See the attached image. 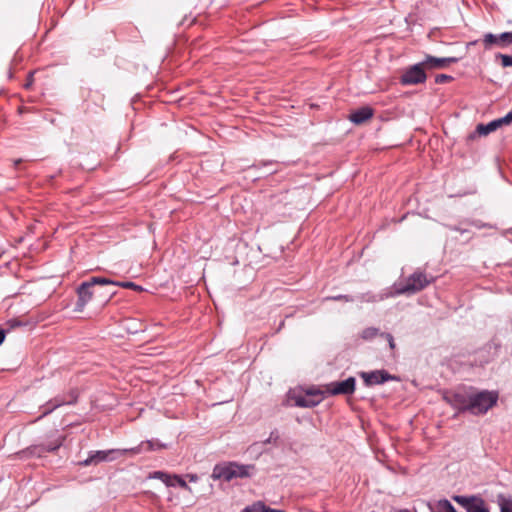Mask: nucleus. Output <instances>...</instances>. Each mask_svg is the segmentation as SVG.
<instances>
[{"label":"nucleus","mask_w":512,"mask_h":512,"mask_svg":"<svg viewBox=\"0 0 512 512\" xmlns=\"http://www.w3.org/2000/svg\"><path fill=\"white\" fill-rule=\"evenodd\" d=\"M498 399L499 393L497 391L482 390L470 394L467 401L458 394L454 396V400L449 401L461 410H467L474 415H482L496 406Z\"/></svg>","instance_id":"1"},{"label":"nucleus","mask_w":512,"mask_h":512,"mask_svg":"<svg viewBox=\"0 0 512 512\" xmlns=\"http://www.w3.org/2000/svg\"><path fill=\"white\" fill-rule=\"evenodd\" d=\"M433 280V277L428 278L425 272L417 270L409 275L405 282H395L391 288L394 297L404 294L412 295L426 288Z\"/></svg>","instance_id":"2"},{"label":"nucleus","mask_w":512,"mask_h":512,"mask_svg":"<svg viewBox=\"0 0 512 512\" xmlns=\"http://www.w3.org/2000/svg\"><path fill=\"white\" fill-rule=\"evenodd\" d=\"M254 472V466L242 465L234 462L216 465L212 472L215 480L231 481L235 478L249 477Z\"/></svg>","instance_id":"3"},{"label":"nucleus","mask_w":512,"mask_h":512,"mask_svg":"<svg viewBox=\"0 0 512 512\" xmlns=\"http://www.w3.org/2000/svg\"><path fill=\"white\" fill-rule=\"evenodd\" d=\"M324 391L311 387L306 390L293 389L289 392V399L298 407L311 408L317 406L324 399Z\"/></svg>","instance_id":"4"},{"label":"nucleus","mask_w":512,"mask_h":512,"mask_svg":"<svg viewBox=\"0 0 512 512\" xmlns=\"http://www.w3.org/2000/svg\"><path fill=\"white\" fill-rule=\"evenodd\" d=\"M427 71L428 68H426V64L424 63V58L412 65L407 66L400 78L399 83L402 86H415L419 84H424L427 80Z\"/></svg>","instance_id":"5"},{"label":"nucleus","mask_w":512,"mask_h":512,"mask_svg":"<svg viewBox=\"0 0 512 512\" xmlns=\"http://www.w3.org/2000/svg\"><path fill=\"white\" fill-rule=\"evenodd\" d=\"M503 126H508L503 116L493 119L487 123H478L475 129L467 135L466 142L469 143L470 141H474L479 137L488 136L490 133L498 130Z\"/></svg>","instance_id":"6"},{"label":"nucleus","mask_w":512,"mask_h":512,"mask_svg":"<svg viewBox=\"0 0 512 512\" xmlns=\"http://www.w3.org/2000/svg\"><path fill=\"white\" fill-rule=\"evenodd\" d=\"M485 50H490L494 46L499 48H507L512 44V31H505L499 34L492 32L485 33L482 38Z\"/></svg>","instance_id":"7"},{"label":"nucleus","mask_w":512,"mask_h":512,"mask_svg":"<svg viewBox=\"0 0 512 512\" xmlns=\"http://www.w3.org/2000/svg\"><path fill=\"white\" fill-rule=\"evenodd\" d=\"M452 499L467 512H489L485 501L479 496L454 495Z\"/></svg>","instance_id":"8"},{"label":"nucleus","mask_w":512,"mask_h":512,"mask_svg":"<svg viewBox=\"0 0 512 512\" xmlns=\"http://www.w3.org/2000/svg\"><path fill=\"white\" fill-rule=\"evenodd\" d=\"M355 378L349 377L344 381L331 382L324 386V394L328 395H349L355 391Z\"/></svg>","instance_id":"9"},{"label":"nucleus","mask_w":512,"mask_h":512,"mask_svg":"<svg viewBox=\"0 0 512 512\" xmlns=\"http://www.w3.org/2000/svg\"><path fill=\"white\" fill-rule=\"evenodd\" d=\"M96 293V290L86 282H81L76 288L77 301L73 308L74 312L81 313L84 311L85 306L92 300L93 295Z\"/></svg>","instance_id":"10"},{"label":"nucleus","mask_w":512,"mask_h":512,"mask_svg":"<svg viewBox=\"0 0 512 512\" xmlns=\"http://www.w3.org/2000/svg\"><path fill=\"white\" fill-rule=\"evenodd\" d=\"M464 55L459 57L450 56V57H437L430 54H425L424 63L426 64V68L429 71L436 69H444L449 65L458 63L461 59H463Z\"/></svg>","instance_id":"11"},{"label":"nucleus","mask_w":512,"mask_h":512,"mask_svg":"<svg viewBox=\"0 0 512 512\" xmlns=\"http://www.w3.org/2000/svg\"><path fill=\"white\" fill-rule=\"evenodd\" d=\"M390 297H394L391 287L386 288L378 293L373 291H367L353 295L354 302L360 303H377Z\"/></svg>","instance_id":"12"},{"label":"nucleus","mask_w":512,"mask_h":512,"mask_svg":"<svg viewBox=\"0 0 512 512\" xmlns=\"http://www.w3.org/2000/svg\"><path fill=\"white\" fill-rule=\"evenodd\" d=\"M374 114L375 110L371 106L364 105L352 110L348 115V120L354 125L359 126L372 119Z\"/></svg>","instance_id":"13"},{"label":"nucleus","mask_w":512,"mask_h":512,"mask_svg":"<svg viewBox=\"0 0 512 512\" xmlns=\"http://www.w3.org/2000/svg\"><path fill=\"white\" fill-rule=\"evenodd\" d=\"M360 377L364 380L367 386L382 384L388 380H394L395 377L391 376L384 370H376L372 372H361Z\"/></svg>","instance_id":"14"},{"label":"nucleus","mask_w":512,"mask_h":512,"mask_svg":"<svg viewBox=\"0 0 512 512\" xmlns=\"http://www.w3.org/2000/svg\"><path fill=\"white\" fill-rule=\"evenodd\" d=\"M128 450H108V451H97L94 454H92L90 457H88L86 460L83 461V465L88 466L93 463H99L102 461H111L115 457V454L122 455Z\"/></svg>","instance_id":"15"},{"label":"nucleus","mask_w":512,"mask_h":512,"mask_svg":"<svg viewBox=\"0 0 512 512\" xmlns=\"http://www.w3.org/2000/svg\"><path fill=\"white\" fill-rule=\"evenodd\" d=\"M151 478L159 479L167 486L179 485L185 490L191 491V488L187 485V483L178 475H169L167 473L157 471L151 475Z\"/></svg>","instance_id":"16"},{"label":"nucleus","mask_w":512,"mask_h":512,"mask_svg":"<svg viewBox=\"0 0 512 512\" xmlns=\"http://www.w3.org/2000/svg\"><path fill=\"white\" fill-rule=\"evenodd\" d=\"M36 322L33 320H25L19 317L8 319L2 326L9 333L16 328H24L26 331L32 329Z\"/></svg>","instance_id":"17"},{"label":"nucleus","mask_w":512,"mask_h":512,"mask_svg":"<svg viewBox=\"0 0 512 512\" xmlns=\"http://www.w3.org/2000/svg\"><path fill=\"white\" fill-rule=\"evenodd\" d=\"M86 282L93 288L94 286H114L116 280L104 276H92Z\"/></svg>","instance_id":"18"},{"label":"nucleus","mask_w":512,"mask_h":512,"mask_svg":"<svg viewBox=\"0 0 512 512\" xmlns=\"http://www.w3.org/2000/svg\"><path fill=\"white\" fill-rule=\"evenodd\" d=\"M381 331L379 328H376V327H367L365 329L362 330L361 332V338L366 340V341H369V340H372L373 338H375L376 336H381Z\"/></svg>","instance_id":"19"},{"label":"nucleus","mask_w":512,"mask_h":512,"mask_svg":"<svg viewBox=\"0 0 512 512\" xmlns=\"http://www.w3.org/2000/svg\"><path fill=\"white\" fill-rule=\"evenodd\" d=\"M275 163H276V161H274V160L255 161L252 165L247 167L246 171L251 172V171L261 170L262 168L270 167V166L274 165Z\"/></svg>","instance_id":"20"},{"label":"nucleus","mask_w":512,"mask_h":512,"mask_svg":"<svg viewBox=\"0 0 512 512\" xmlns=\"http://www.w3.org/2000/svg\"><path fill=\"white\" fill-rule=\"evenodd\" d=\"M322 301L323 302H331V301H334V302H338V301L354 302V298H353V295H349V294H337V295L325 296L322 299Z\"/></svg>","instance_id":"21"},{"label":"nucleus","mask_w":512,"mask_h":512,"mask_svg":"<svg viewBox=\"0 0 512 512\" xmlns=\"http://www.w3.org/2000/svg\"><path fill=\"white\" fill-rule=\"evenodd\" d=\"M466 224L465 221L461 222L459 225L455 224H446L445 227L449 229L450 231L459 232L460 234L464 235L467 234L469 237L467 238V241H469L472 238L471 231L467 228H464L462 225Z\"/></svg>","instance_id":"22"},{"label":"nucleus","mask_w":512,"mask_h":512,"mask_svg":"<svg viewBox=\"0 0 512 512\" xmlns=\"http://www.w3.org/2000/svg\"><path fill=\"white\" fill-rule=\"evenodd\" d=\"M495 59L500 61L503 68L512 67V55L498 52L495 54Z\"/></svg>","instance_id":"23"},{"label":"nucleus","mask_w":512,"mask_h":512,"mask_svg":"<svg viewBox=\"0 0 512 512\" xmlns=\"http://www.w3.org/2000/svg\"><path fill=\"white\" fill-rule=\"evenodd\" d=\"M115 287L132 289L137 292L144 291V288L133 281H116Z\"/></svg>","instance_id":"24"},{"label":"nucleus","mask_w":512,"mask_h":512,"mask_svg":"<svg viewBox=\"0 0 512 512\" xmlns=\"http://www.w3.org/2000/svg\"><path fill=\"white\" fill-rule=\"evenodd\" d=\"M453 80H454V77L451 75H448V74H437L434 79L436 84H444V83L451 82Z\"/></svg>","instance_id":"25"},{"label":"nucleus","mask_w":512,"mask_h":512,"mask_svg":"<svg viewBox=\"0 0 512 512\" xmlns=\"http://www.w3.org/2000/svg\"><path fill=\"white\" fill-rule=\"evenodd\" d=\"M465 223L470 224L478 229L482 228H492V226L489 223H484L481 220L475 219V220H465Z\"/></svg>","instance_id":"26"},{"label":"nucleus","mask_w":512,"mask_h":512,"mask_svg":"<svg viewBox=\"0 0 512 512\" xmlns=\"http://www.w3.org/2000/svg\"><path fill=\"white\" fill-rule=\"evenodd\" d=\"M499 506L500 512H512V500L502 499Z\"/></svg>","instance_id":"27"},{"label":"nucleus","mask_w":512,"mask_h":512,"mask_svg":"<svg viewBox=\"0 0 512 512\" xmlns=\"http://www.w3.org/2000/svg\"><path fill=\"white\" fill-rule=\"evenodd\" d=\"M381 337L384 338L385 340H387L388 342V346L391 350H394L395 347H396V344H395V341H394V337L391 333L389 332H382L381 333Z\"/></svg>","instance_id":"28"},{"label":"nucleus","mask_w":512,"mask_h":512,"mask_svg":"<svg viewBox=\"0 0 512 512\" xmlns=\"http://www.w3.org/2000/svg\"><path fill=\"white\" fill-rule=\"evenodd\" d=\"M146 445H147V448H146L147 450H159V449L165 448V445L161 444L158 441H147Z\"/></svg>","instance_id":"29"},{"label":"nucleus","mask_w":512,"mask_h":512,"mask_svg":"<svg viewBox=\"0 0 512 512\" xmlns=\"http://www.w3.org/2000/svg\"><path fill=\"white\" fill-rule=\"evenodd\" d=\"M33 82H34V73L33 72H29L28 75H27V79H26V82L23 84V88L24 89H30L33 85Z\"/></svg>","instance_id":"30"},{"label":"nucleus","mask_w":512,"mask_h":512,"mask_svg":"<svg viewBox=\"0 0 512 512\" xmlns=\"http://www.w3.org/2000/svg\"><path fill=\"white\" fill-rule=\"evenodd\" d=\"M100 164V161L97 160L94 163H82V167L87 170H94L98 165Z\"/></svg>","instance_id":"31"},{"label":"nucleus","mask_w":512,"mask_h":512,"mask_svg":"<svg viewBox=\"0 0 512 512\" xmlns=\"http://www.w3.org/2000/svg\"><path fill=\"white\" fill-rule=\"evenodd\" d=\"M102 294L103 296L107 297V299L105 300V303H107L116 294V291L106 289Z\"/></svg>","instance_id":"32"},{"label":"nucleus","mask_w":512,"mask_h":512,"mask_svg":"<svg viewBox=\"0 0 512 512\" xmlns=\"http://www.w3.org/2000/svg\"><path fill=\"white\" fill-rule=\"evenodd\" d=\"M7 333L8 332L4 329V327L0 325V345L4 342Z\"/></svg>","instance_id":"33"},{"label":"nucleus","mask_w":512,"mask_h":512,"mask_svg":"<svg viewBox=\"0 0 512 512\" xmlns=\"http://www.w3.org/2000/svg\"><path fill=\"white\" fill-rule=\"evenodd\" d=\"M16 364V362L8 361L5 363V365L2 367L3 370H10L13 368V366Z\"/></svg>","instance_id":"34"},{"label":"nucleus","mask_w":512,"mask_h":512,"mask_svg":"<svg viewBox=\"0 0 512 512\" xmlns=\"http://www.w3.org/2000/svg\"><path fill=\"white\" fill-rule=\"evenodd\" d=\"M61 173H62V169H59V170H58V172H57V174L49 175V176H48V182H49L50 184H53V181H54V179L56 178V176H57V175H59V174H61Z\"/></svg>","instance_id":"35"},{"label":"nucleus","mask_w":512,"mask_h":512,"mask_svg":"<svg viewBox=\"0 0 512 512\" xmlns=\"http://www.w3.org/2000/svg\"><path fill=\"white\" fill-rule=\"evenodd\" d=\"M276 171H277L276 169L269 170L266 173H264V174H262L260 176L255 177L254 179L256 180V179H259L261 177H266V176L272 175V174L276 173Z\"/></svg>","instance_id":"36"},{"label":"nucleus","mask_w":512,"mask_h":512,"mask_svg":"<svg viewBox=\"0 0 512 512\" xmlns=\"http://www.w3.org/2000/svg\"><path fill=\"white\" fill-rule=\"evenodd\" d=\"M477 42H478V40H474V41H470V42H468V43L466 44L465 52H464V54H463V55L465 56V54H466V50H467L470 46H474V45H476V44H477Z\"/></svg>","instance_id":"37"},{"label":"nucleus","mask_w":512,"mask_h":512,"mask_svg":"<svg viewBox=\"0 0 512 512\" xmlns=\"http://www.w3.org/2000/svg\"><path fill=\"white\" fill-rule=\"evenodd\" d=\"M262 506V512H283V511H280V510H274V509H270V508H265L263 505Z\"/></svg>","instance_id":"38"},{"label":"nucleus","mask_w":512,"mask_h":512,"mask_svg":"<svg viewBox=\"0 0 512 512\" xmlns=\"http://www.w3.org/2000/svg\"><path fill=\"white\" fill-rule=\"evenodd\" d=\"M277 438H278V436H277V435H274V433H271V434H270V437H269V439H268L267 441H268V442H271L272 440L276 441V440H277Z\"/></svg>","instance_id":"39"},{"label":"nucleus","mask_w":512,"mask_h":512,"mask_svg":"<svg viewBox=\"0 0 512 512\" xmlns=\"http://www.w3.org/2000/svg\"><path fill=\"white\" fill-rule=\"evenodd\" d=\"M140 330H141V329H140V328H138V327H135V328H129V331H130L131 333H137V332H138V331H140Z\"/></svg>","instance_id":"40"},{"label":"nucleus","mask_w":512,"mask_h":512,"mask_svg":"<svg viewBox=\"0 0 512 512\" xmlns=\"http://www.w3.org/2000/svg\"><path fill=\"white\" fill-rule=\"evenodd\" d=\"M22 163V159H17L14 161V166L17 168Z\"/></svg>","instance_id":"41"},{"label":"nucleus","mask_w":512,"mask_h":512,"mask_svg":"<svg viewBox=\"0 0 512 512\" xmlns=\"http://www.w3.org/2000/svg\"><path fill=\"white\" fill-rule=\"evenodd\" d=\"M189 478H190V481H193V482H195L197 480V477L195 475H190Z\"/></svg>","instance_id":"42"},{"label":"nucleus","mask_w":512,"mask_h":512,"mask_svg":"<svg viewBox=\"0 0 512 512\" xmlns=\"http://www.w3.org/2000/svg\"><path fill=\"white\" fill-rule=\"evenodd\" d=\"M130 452H133V453H137L139 450L138 449H131L129 450Z\"/></svg>","instance_id":"43"},{"label":"nucleus","mask_w":512,"mask_h":512,"mask_svg":"<svg viewBox=\"0 0 512 512\" xmlns=\"http://www.w3.org/2000/svg\"><path fill=\"white\" fill-rule=\"evenodd\" d=\"M242 512H252V511L249 508H246Z\"/></svg>","instance_id":"44"},{"label":"nucleus","mask_w":512,"mask_h":512,"mask_svg":"<svg viewBox=\"0 0 512 512\" xmlns=\"http://www.w3.org/2000/svg\"><path fill=\"white\" fill-rule=\"evenodd\" d=\"M8 74H9V78H11V77H12V72H11V70L9 71V73H8Z\"/></svg>","instance_id":"45"},{"label":"nucleus","mask_w":512,"mask_h":512,"mask_svg":"<svg viewBox=\"0 0 512 512\" xmlns=\"http://www.w3.org/2000/svg\"><path fill=\"white\" fill-rule=\"evenodd\" d=\"M507 232L512 234V228L508 229Z\"/></svg>","instance_id":"46"},{"label":"nucleus","mask_w":512,"mask_h":512,"mask_svg":"<svg viewBox=\"0 0 512 512\" xmlns=\"http://www.w3.org/2000/svg\"><path fill=\"white\" fill-rule=\"evenodd\" d=\"M51 410H54V407H51V409H48V411L46 413L51 412Z\"/></svg>","instance_id":"47"},{"label":"nucleus","mask_w":512,"mask_h":512,"mask_svg":"<svg viewBox=\"0 0 512 512\" xmlns=\"http://www.w3.org/2000/svg\"><path fill=\"white\" fill-rule=\"evenodd\" d=\"M51 410H54V407H51V409H48V411L46 413L51 412Z\"/></svg>","instance_id":"48"}]
</instances>
